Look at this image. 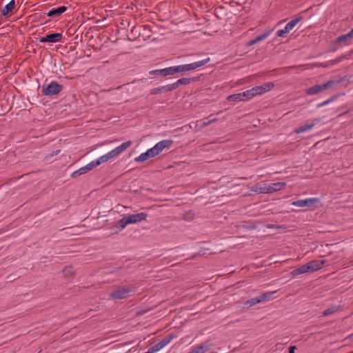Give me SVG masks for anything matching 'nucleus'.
Returning a JSON list of instances; mask_svg holds the SVG:
<instances>
[{"label": "nucleus", "instance_id": "obj_13", "mask_svg": "<svg viewBox=\"0 0 353 353\" xmlns=\"http://www.w3.org/2000/svg\"><path fill=\"white\" fill-rule=\"evenodd\" d=\"M320 122L319 119H314L310 123H305L295 130L296 134H301L312 130Z\"/></svg>", "mask_w": 353, "mask_h": 353}, {"label": "nucleus", "instance_id": "obj_37", "mask_svg": "<svg viewBox=\"0 0 353 353\" xmlns=\"http://www.w3.org/2000/svg\"><path fill=\"white\" fill-rule=\"evenodd\" d=\"M217 120L216 118H214L212 119H210V120H208V121H204L203 122L201 125V127H205V126H208V125H210V123L216 121Z\"/></svg>", "mask_w": 353, "mask_h": 353}, {"label": "nucleus", "instance_id": "obj_7", "mask_svg": "<svg viewBox=\"0 0 353 353\" xmlns=\"http://www.w3.org/2000/svg\"><path fill=\"white\" fill-rule=\"evenodd\" d=\"M286 186V183L285 182H276L274 183H271L268 185L261 188V192L262 193H273L281 190Z\"/></svg>", "mask_w": 353, "mask_h": 353}, {"label": "nucleus", "instance_id": "obj_39", "mask_svg": "<svg viewBox=\"0 0 353 353\" xmlns=\"http://www.w3.org/2000/svg\"><path fill=\"white\" fill-rule=\"evenodd\" d=\"M347 34L349 36L350 39L353 37V28L348 32Z\"/></svg>", "mask_w": 353, "mask_h": 353}, {"label": "nucleus", "instance_id": "obj_12", "mask_svg": "<svg viewBox=\"0 0 353 353\" xmlns=\"http://www.w3.org/2000/svg\"><path fill=\"white\" fill-rule=\"evenodd\" d=\"M61 33H54L47 34L46 37H43L40 39L41 43H57L60 42L62 39Z\"/></svg>", "mask_w": 353, "mask_h": 353}, {"label": "nucleus", "instance_id": "obj_29", "mask_svg": "<svg viewBox=\"0 0 353 353\" xmlns=\"http://www.w3.org/2000/svg\"><path fill=\"white\" fill-rule=\"evenodd\" d=\"M209 350V347L208 345L202 344L196 348H194L192 352V353H205Z\"/></svg>", "mask_w": 353, "mask_h": 353}, {"label": "nucleus", "instance_id": "obj_21", "mask_svg": "<svg viewBox=\"0 0 353 353\" xmlns=\"http://www.w3.org/2000/svg\"><path fill=\"white\" fill-rule=\"evenodd\" d=\"M301 19V17L293 19L285 25L284 28L289 33Z\"/></svg>", "mask_w": 353, "mask_h": 353}, {"label": "nucleus", "instance_id": "obj_32", "mask_svg": "<svg viewBox=\"0 0 353 353\" xmlns=\"http://www.w3.org/2000/svg\"><path fill=\"white\" fill-rule=\"evenodd\" d=\"M247 92L250 100L255 97L259 96L256 93V91L255 90L254 87H253L252 89L248 90Z\"/></svg>", "mask_w": 353, "mask_h": 353}, {"label": "nucleus", "instance_id": "obj_19", "mask_svg": "<svg viewBox=\"0 0 353 353\" xmlns=\"http://www.w3.org/2000/svg\"><path fill=\"white\" fill-rule=\"evenodd\" d=\"M67 7L65 6H60L57 8H53L51 10H50L47 15L48 17L57 18L59 17L61 14H63L64 12L67 10Z\"/></svg>", "mask_w": 353, "mask_h": 353}, {"label": "nucleus", "instance_id": "obj_26", "mask_svg": "<svg viewBox=\"0 0 353 353\" xmlns=\"http://www.w3.org/2000/svg\"><path fill=\"white\" fill-rule=\"evenodd\" d=\"M129 224L130 223L128 218L127 216H125L117 222V227L122 230Z\"/></svg>", "mask_w": 353, "mask_h": 353}, {"label": "nucleus", "instance_id": "obj_11", "mask_svg": "<svg viewBox=\"0 0 353 353\" xmlns=\"http://www.w3.org/2000/svg\"><path fill=\"white\" fill-rule=\"evenodd\" d=\"M247 90L240 93H236L227 97L228 101L240 102L249 101Z\"/></svg>", "mask_w": 353, "mask_h": 353}, {"label": "nucleus", "instance_id": "obj_9", "mask_svg": "<svg viewBox=\"0 0 353 353\" xmlns=\"http://www.w3.org/2000/svg\"><path fill=\"white\" fill-rule=\"evenodd\" d=\"M319 201V199L318 198H307L294 201L292 203V205L299 208L310 207L314 205Z\"/></svg>", "mask_w": 353, "mask_h": 353}, {"label": "nucleus", "instance_id": "obj_1", "mask_svg": "<svg viewBox=\"0 0 353 353\" xmlns=\"http://www.w3.org/2000/svg\"><path fill=\"white\" fill-rule=\"evenodd\" d=\"M171 142L168 140H163L157 143L153 148L148 150L145 152L141 154L134 159L135 162L142 163L150 158H153L160 154L165 148H168Z\"/></svg>", "mask_w": 353, "mask_h": 353}, {"label": "nucleus", "instance_id": "obj_27", "mask_svg": "<svg viewBox=\"0 0 353 353\" xmlns=\"http://www.w3.org/2000/svg\"><path fill=\"white\" fill-rule=\"evenodd\" d=\"M110 160H112V159H110L109 154L107 153V154L100 157L97 159L94 160V162H95V164L97 165V166H99L101 164L106 163Z\"/></svg>", "mask_w": 353, "mask_h": 353}, {"label": "nucleus", "instance_id": "obj_16", "mask_svg": "<svg viewBox=\"0 0 353 353\" xmlns=\"http://www.w3.org/2000/svg\"><path fill=\"white\" fill-rule=\"evenodd\" d=\"M325 260H313L307 263L310 272L317 271L323 268Z\"/></svg>", "mask_w": 353, "mask_h": 353}, {"label": "nucleus", "instance_id": "obj_8", "mask_svg": "<svg viewBox=\"0 0 353 353\" xmlns=\"http://www.w3.org/2000/svg\"><path fill=\"white\" fill-rule=\"evenodd\" d=\"M150 74L152 75H161L163 77L169 76V75H174L176 74V66H171L168 68H165L163 69L160 70H154L150 71Z\"/></svg>", "mask_w": 353, "mask_h": 353}, {"label": "nucleus", "instance_id": "obj_5", "mask_svg": "<svg viewBox=\"0 0 353 353\" xmlns=\"http://www.w3.org/2000/svg\"><path fill=\"white\" fill-rule=\"evenodd\" d=\"M130 292V288L119 286L110 294V298L112 299H123L128 297Z\"/></svg>", "mask_w": 353, "mask_h": 353}, {"label": "nucleus", "instance_id": "obj_34", "mask_svg": "<svg viewBox=\"0 0 353 353\" xmlns=\"http://www.w3.org/2000/svg\"><path fill=\"white\" fill-rule=\"evenodd\" d=\"M288 33V32H287V30H285V29L283 28L282 30H278L276 32V35L278 37H285Z\"/></svg>", "mask_w": 353, "mask_h": 353}, {"label": "nucleus", "instance_id": "obj_36", "mask_svg": "<svg viewBox=\"0 0 353 353\" xmlns=\"http://www.w3.org/2000/svg\"><path fill=\"white\" fill-rule=\"evenodd\" d=\"M82 169L81 168H79V170L74 171L72 174V177L73 178H76L77 176H81V174H83V171H81Z\"/></svg>", "mask_w": 353, "mask_h": 353}, {"label": "nucleus", "instance_id": "obj_33", "mask_svg": "<svg viewBox=\"0 0 353 353\" xmlns=\"http://www.w3.org/2000/svg\"><path fill=\"white\" fill-rule=\"evenodd\" d=\"M257 303H260L258 296L248 300L245 304L249 305V306H253Z\"/></svg>", "mask_w": 353, "mask_h": 353}, {"label": "nucleus", "instance_id": "obj_30", "mask_svg": "<svg viewBox=\"0 0 353 353\" xmlns=\"http://www.w3.org/2000/svg\"><path fill=\"white\" fill-rule=\"evenodd\" d=\"M272 31V30H269L268 32H264L263 34L257 36L255 39H254V42H256L257 43L261 41L265 40L266 38L268 37V36L270 34Z\"/></svg>", "mask_w": 353, "mask_h": 353}, {"label": "nucleus", "instance_id": "obj_2", "mask_svg": "<svg viewBox=\"0 0 353 353\" xmlns=\"http://www.w3.org/2000/svg\"><path fill=\"white\" fill-rule=\"evenodd\" d=\"M339 83L338 81L330 80L323 84L313 85L305 90L307 95H316L327 89H332Z\"/></svg>", "mask_w": 353, "mask_h": 353}, {"label": "nucleus", "instance_id": "obj_6", "mask_svg": "<svg viewBox=\"0 0 353 353\" xmlns=\"http://www.w3.org/2000/svg\"><path fill=\"white\" fill-rule=\"evenodd\" d=\"M132 142L131 141H128L123 143L121 145L112 150L108 154H109L111 159L116 158L119 155H120L123 151L127 150L129 147L131 146Z\"/></svg>", "mask_w": 353, "mask_h": 353}, {"label": "nucleus", "instance_id": "obj_20", "mask_svg": "<svg viewBox=\"0 0 353 353\" xmlns=\"http://www.w3.org/2000/svg\"><path fill=\"white\" fill-rule=\"evenodd\" d=\"M310 272L307 263L301 265V267L292 270L291 275L292 277H296L299 275Z\"/></svg>", "mask_w": 353, "mask_h": 353}, {"label": "nucleus", "instance_id": "obj_14", "mask_svg": "<svg viewBox=\"0 0 353 353\" xmlns=\"http://www.w3.org/2000/svg\"><path fill=\"white\" fill-rule=\"evenodd\" d=\"M127 216L128 218L130 224H135L145 220L148 216V214L145 212H140L130 214Z\"/></svg>", "mask_w": 353, "mask_h": 353}, {"label": "nucleus", "instance_id": "obj_10", "mask_svg": "<svg viewBox=\"0 0 353 353\" xmlns=\"http://www.w3.org/2000/svg\"><path fill=\"white\" fill-rule=\"evenodd\" d=\"M175 337L174 334H167L161 341L152 346V347L157 352L161 349H163L165 346H166L170 341Z\"/></svg>", "mask_w": 353, "mask_h": 353}, {"label": "nucleus", "instance_id": "obj_22", "mask_svg": "<svg viewBox=\"0 0 353 353\" xmlns=\"http://www.w3.org/2000/svg\"><path fill=\"white\" fill-rule=\"evenodd\" d=\"M200 79V76L194 77L191 78H181L178 79V85H187L190 83L191 82H195Z\"/></svg>", "mask_w": 353, "mask_h": 353}, {"label": "nucleus", "instance_id": "obj_38", "mask_svg": "<svg viewBox=\"0 0 353 353\" xmlns=\"http://www.w3.org/2000/svg\"><path fill=\"white\" fill-rule=\"evenodd\" d=\"M296 347L295 346H291L290 347L289 353H295Z\"/></svg>", "mask_w": 353, "mask_h": 353}, {"label": "nucleus", "instance_id": "obj_4", "mask_svg": "<svg viewBox=\"0 0 353 353\" xmlns=\"http://www.w3.org/2000/svg\"><path fill=\"white\" fill-rule=\"evenodd\" d=\"M63 86L56 81H52L49 85L42 86V92L45 96H53L59 93Z\"/></svg>", "mask_w": 353, "mask_h": 353}, {"label": "nucleus", "instance_id": "obj_41", "mask_svg": "<svg viewBox=\"0 0 353 353\" xmlns=\"http://www.w3.org/2000/svg\"><path fill=\"white\" fill-rule=\"evenodd\" d=\"M59 152V150H57L54 152V154H57Z\"/></svg>", "mask_w": 353, "mask_h": 353}, {"label": "nucleus", "instance_id": "obj_15", "mask_svg": "<svg viewBox=\"0 0 353 353\" xmlns=\"http://www.w3.org/2000/svg\"><path fill=\"white\" fill-rule=\"evenodd\" d=\"M350 39L347 34L338 37L333 42V43L338 48L349 46L350 44Z\"/></svg>", "mask_w": 353, "mask_h": 353}, {"label": "nucleus", "instance_id": "obj_25", "mask_svg": "<svg viewBox=\"0 0 353 353\" xmlns=\"http://www.w3.org/2000/svg\"><path fill=\"white\" fill-rule=\"evenodd\" d=\"M275 292H266L261 295H260L259 297V302L260 303H264L268 301H269L272 297V295L274 294Z\"/></svg>", "mask_w": 353, "mask_h": 353}, {"label": "nucleus", "instance_id": "obj_17", "mask_svg": "<svg viewBox=\"0 0 353 353\" xmlns=\"http://www.w3.org/2000/svg\"><path fill=\"white\" fill-rule=\"evenodd\" d=\"M176 88V83H172L170 85H166L164 86H161L158 88H155L151 90L150 93L152 94H157L161 92H166L168 91L173 90Z\"/></svg>", "mask_w": 353, "mask_h": 353}, {"label": "nucleus", "instance_id": "obj_40", "mask_svg": "<svg viewBox=\"0 0 353 353\" xmlns=\"http://www.w3.org/2000/svg\"><path fill=\"white\" fill-rule=\"evenodd\" d=\"M256 42H254V39H252V40L250 41L248 43V46H253V45H254V44H256Z\"/></svg>", "mask_w": 353, "mask_h": 353}, {"label": "nucleus", "instance_id": "obj_24", "mask_svg": "<svg viewBox=\"0 0 353 353\" xmlns=\"http://www.w3.org/2000/svg\"><path fill=\"white\" fill-rule=\"evenodd\" d=\"M341 308V307L340 305H332L323 311V316H326L332 315L338 312Z\"/></svg>", "mask_w": 353, "mask_h": 353}, {"label": "nucleus", "instance_id": "obj_3", "mask_svg": "<svg viewBox=\"0 0 353 353\" xmlns=\"http://www.w3.org/2000/svg\"><path fill=\"white\" fill-rule=\"evenodd\" d=\"M210 61V57H208L194 63L184 65H178V73L196 70V68H201L207 64Z\"/></svg>", "mask_w": 353, "mask_h": 353}, {"label": "nucleus", "instance_id": "obj_31", "mask_svg": "<svg viewBox=\"0 0 353 353\" xmlns=\"http://www.w3.org/2000/svg\"><path fill=\"white\" fill-rule=\"evenodd\" d=\"M336 98H337V97L333 96V97L327 99V100H325V101H323L321 103H318L316 106H317L318 108L323 107V106H325L326 105H328V104L332 103L333 101H334L336 99Z\"/></svg>", "mask_w": 353, "mask_h": 353}, {"label": "nucleus", "instance_id": "obj_23", "mask_svg": "<svg viewBox=\"0 0 353 353\" xmlns=\"http://www.w3.org/2000/svg\"><path fill=\"white\" fill-rule=\"evenodd\" d=\"M15 6L14 0H11L2 10V15L7 16L10 11H12Z\"/></svg>", "mask_w": 353, "mask_h": 353}, {"label": "nucleus", "instance_id": "obj_28", "mask_svg": "<svg viewBox=\"0 0 353 353\" xmlns=\"http://www.w3.org/2000/svg\"><path fill=\"white\" fill-rule=\"evenodd\" d=\"M97 165L95 164L94 160L91 161L90 163H88L85 166L81 168L82 169L81 171H83V174H85L91 170H92L94 168H97Z\"/></svg>", "mask_w": 353, "mask_h": 353}, {"label": "nucleus", "instance_id": "obj_35", "mask_svg": "<svg viewBox=\"0 0 353 353\" xmlns=\"http://www.w3.org/2000/svg\"><path fill=\"white\" fill-rule=\"evenodd\" d=\"M82 169L81 168H79V170L74 171L72 174V177L73 178H76L77 176H81V174H83V171H81Z\"/></svg>", "mask_w": 353, "mask_h": 353}, {"label": "nucleus", "instance_id": "obj_18", "mask_svg": "<svg viewBox=\"0 0 353 353\" xmlns=\"http://www.w3.org/2000/svg\"><path fill=\"white\" fill-rule=\"evenodd\" d=\"M274 86V84L272 82L265 83L261 85L255 86V90L256 91L257 94L261 95L270 90H272Z\"/></svg>", "mask_w": 353, "mask_h": 353}]
</instances>
